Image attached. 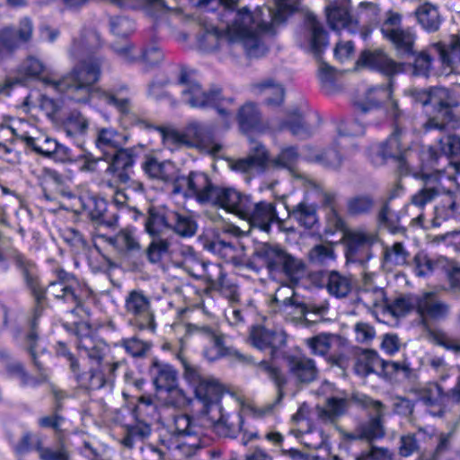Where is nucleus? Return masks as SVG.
<instances>
[{
  "mask_svg": "<svg viewBox=\"0 0 460 460\" xmlns=\"http://www.w3.org/2000/svg\"><path fill=\"white\" fill-rule=\"evenodd\" d=\"M144 172L153 180L161 181L171 184L174 188L179 171L173 163L170 161H159L154 156H146L142 163Z\"/></svg>",
  "mask_w": 460,
  "mask_h": 460,
  "instance_id": "obj_27",
  "label": "nucleus"
},
{
  "mask_svg": "<svg viewBox=\"0 0 460 460\" xmlns=\"http://www.w3.org/2000/svg\"><path fill=\"white\" fill-rule=\"evenodd\" d=\"M402 130L395 128L394 132L380 146L379 154L383 158H394L398 163V171L401 175L409 173V165L406 162L409 149L402 146L401 143Z\"/></svg>",
  "mask_w": 460,
  "mask_h": 460,
  "instance_id": "obj_25",
  "label": "nucleus"
},
{
  "mask_svg": "<svg viewBox=\"0 0 460 460\" xmlns=\"http://www.w3.org/2000/svg\"><path fill=\"white\" fill-rule=\"evenodd\" d=\"M375 206V200L369 194H361L348 200V212L352 216L368 214Z\"/></svg>",
  "mask_w": 460,
  "mask_h": 460,
  "instance_id": "obj_61",
  "label": "nucleus"
},
{
  "mask_svg": "<svg viewBox=\"0 0 460 460\" xmlns=\"http://www.w3.org/2000/svg\"><path fill=\"white\" fill-rule=\"evenodd\" d=\"M392 80L390 79L388 85H377L371 87L366 93L364 101L355 102V109L361 114H366L372 110L377 109L380 105L391 99Z\"/></svg>",
  "mask_w": 460,
  "mask_h": 460,
  "instance_id": "obj_39",
  "label": "nucleus"
},
{
  "mask_svg": "<svg viewBox=\"0 0 460 460\" xmlns=\"http://www.w3.org/2000/svg\"><path fill=\"white\" fill-rule=\"evenodd\" d=\"M267 19H264L262 9L251 13L247 7L238 10L233 22L227 25V36L231 42L242 45L249 58H261L268 49L261 40L260 34H274L273 23L284 21L280 11L274 12L266 8Z\"/></svg>",
  "mask_w": 460,
  "mask_h": 460,
  "instance_id": "obj_3",
  "label": "nucleus"
},
{
  "mask_svg": "<svg viewBox=\"0 0 460 460\" xmlns=\"http://www.w3.org/2000/svg\"><path fill=\"white\" fill-rule=\"evenodd\" d=\"M178 84L183 87L181 100L184 103L192 108H215L222 117L225 128H230L233 114L223 105L225 102L232 103L233 99L224 98L220 87L214 85L208 90H204L198 82L190 77L184 67L181 68Z\"/></svg>",
  "mask_w": 460,
  "mask_h": 460,
  "instance_id": "obj_7",
  "label": "nucleus"
},
{
  "mask_svg": "<svg viewBox=\"0 0 460 460\" xmlns=\"http://www.w3.org/2000/svg\"><path fill=\"white\" fill-rule=\"evenodd\" d=\"M206 271V283L210 290L218 291L222 296L234 303L239 299L238 288L226 279L220 264L203 263Z\"/></svg>",
  "mask_w": 460,
  "mask_h": 460,
  "instance_id": "obj_23",
  "label": "nucleus"
},
{
  "mask_svg": "<svg viewBox=\"0 0 460 460\" xmlns=\"http://www.w3.org/2000/svg\"><path fill=\"white\" fill-rule=\"evenodd\" d=\"M172 209L163 207H150L147 214L144 215L137 209H134L135 220L144 219L145 231L151 237H161L164 230L170 229Z\"/></svg>",
  "mask_w": 460,
  "mask_h": 460,
  "instance_id": "obj_24",
  "label": "nucleus"
},
{
  "mask_svg": "<svg viewBox=\"0 0 460 460\" xmlns=\"http://www.w3.org/2000/svg\"><path fill=\"white\" fill-rule=\"evenodd\" d=\"M295 291L289 286L279 287L271 300L275 308L285 313H293L296 300Z\"/></svg>",
  "mask_w": 460,
  "mask_h": 460,
  "instance_id": "obj_55",
  "label": "nucleus"
},
{
  "mask_svg": "<svg viewBox=\"0 0 460 460\" xmlns=\"http://www.w3.org/2000/svg\"><path fill=\"white\" fill-rule=\"evenodd\" d=\"M237 192L234 188L216 185L208 205L231 213L234 201L237 200Z\"/></svg>",
  "mask_w": 460,
  "mask_h": 460,
  "instance_id": "obj_49",
  "label": "nucleus"
},
{
  "mask_svg": "<svg viewBox=\"0 0 460 460\" xmlns=\"http://www.w3.org/2000/svg\"><path fill=\"white\" fill-rule=\"evenodd\" d=\"M418 400L429 407L440 406L443 403L444 392L438 383H428L424 386L415 389Z\"/></svg>",
  "mask_w": 460,
  "mask_h": 460,
  "instance_id": "obj_52",
  "label": "nucleus"
},
{
  "mask_svg": "<svg viewBox=\"0 0 460 460\" xmlns=\"http://www.w3.org/2000/svg\"><path fill=\"white\" fill-rule=\"evenodd\" d=\"M117 346L124 349L125 352L133 358L142 359L149 354L153 343L149 341L140 339L138 336L134 335L128 338L121 339Z\"/></svg>",
  "mask_w": 460,
  "mask_h": 460,
  "instance_id": "obj_51",
  "label": "nucleus"
},
{
  "mask_svg": "<svg viewBox=\"0 0 460 460\" xmlns=\"http://www.w3.org/2000/svg\"><path fill=\"white\" fill-rule=\"evenodd\" d=\"M384 261L391 265H404L407 263L410 253L404 248L402 243H394L391 247H385Z\"/></svg>",
  "mask_w": 460,
  "mask_h": 460,
  "instance_id": "obj_62",
  "label": "nucleus"
},
{
  "mask_svg": "<svg viewBox=\"0 0 460 460\" xmlns=\"http://www.w3.org/2000/svg\"><path fill=\"white\" fill-rule=\"evenodd\" d=\"M356 65L379 72L389 77L403 71V65L395 62L382 49H364L361 51Z\"/></svg>",
  "mask_w": 460,
  "mask_h": 460,
  "instance_id": "obj_19",
  "label": "nucleus"
},
{
  "mask_svg": "<svg viewBox=\"0 0 460 460\" xmlns=\"http://www.w3.org/2000/svg\"><path fill=\"white\" fill-rule=\"evenodd\" d=\"M352 399L363 408L370 410L374 416L358 424L354 431L344 433L343 438L347 440L365 439L368 442L383 438L385 429L382 419L385 409V404L366 394H356Z\"/></svg>",
  "mask_w": 460,
  "mask_h": 460,
  "instance_id": "obj_10",
  "label": "nucleus"
},
{
  "mask_svg": "<svg viewBox=\"0 0 460 460\" xmlns=\"http://www.w3.org/2000/svg\"><path fill=\"white\" fill-rule=\"evenodd\" d=\"M414 308L419 315V325L425 332L427 340L460 355V339L452 338L442 329L431 327V323L443 322L448 318L451 313L450 305L440 299L435 292H425L416 297Z\"/></svg>",
  "mask_w": 460,
  "mask_h": 460,
  "instance_id": "obj_5",
  "label": "nucleus"
},
{
  "mask_svg": "<svg viewBox=\"0 0 460 460\" xmlns=\"http://www.w3.org/2000/svg\"><path fill=\"white\" fill-rule=\"evenodd\" d=\"M415 16L419 24L428 32L438 31L442 18L438 8L431 3H424L415 10Z\"/></svg>",
  "mask_w": 460,
  "mask_h": 460,
  "instance_id": "obj_41",
  "label": "nucleus"
},
{
  "mask_svg": "<svg viewBox=\"0 0 460 460\" xmlns=\"http://www.w3.org/2000/svg\"><path fill=\"white\" fill-rule=\"evenodd\" d=\"M10 259L32 297L33 306L31 315L27 320L28 327L39 326L40 318L49 307L47 293L58 303L66 305L72 314L78 315L80 312H87L85 303L92 298L93 291L74 274L59 269L56 272V279L50 281L47 287H42L40 270L34 261L18 250L12 251Z\"/></svg>",
  "mask_w": 460,
  "mask_h": 460,
  "instance_id": "obj_2",
  "label": "nucleus"
},
{
  "mask_svg": "<svg viewBox=\"0 0 460 460\" xmlns=\"http://www.w3.org/2000/svg\"><path fill=\"white\" fill-rule=\"evenodd\" d=\"M77 348L84 351L90 360L97 363L99 367H103L102 363L108 351V346L103 341L94 339L91 335L80 336Z\"/></svg>",
  "mask_w": 460,
  "mask_h": 460,
  "instance_id": "obj_42",
  "label": "nucleus"
},
{
  "mask_svg": "<svg viewBox=\"0 0 460 460\" xmlns=\"http://www.w3.org/2000/svg\"><path fill=\"white\" fill-rule=\"evenodd\" d=\"M186 332L190 335H198L204 338L211 344V348L207 349L204 351L205 356L209 360H215L221 357L230 356L244 366L255 365L252 357L243 354L235 349L226 347L224 341L225 336L210 326H199L194 323H188L186 325ZM256 367L259 371L266 374L277 387V398L275 402L268 404L261 411L262 414H266L270 412L274 406L280 403L282 401L284 397L283 389L287 385V378L279 367L273 366L267 360L260 361L256 364Z\"/></svg>",
  "mask_w": 460,
  "mask_h": 460,
  "instance_id": "obj_4",
  "label": "nucleus"
},
{
  "mask_svg": "<svg viewBox=\"0 0 460 460\" xmlns=\"http://www.w3.org/2000/svg\"><path fill=\"white\" fill-rule=\"evenodd\" d=\"M20 44L15 28L5 27L0 30V60L9 57Z\"/></svg>",
  "mask_w": 460,
  "mask_h": 460,
  "instance_id": "obj_58",
  "label": "nucleus"
},
{
  "mask_svg": "<svg viewBox=\"0 0 460 460\" xmlns=\"http://www.w3.org/2000/svg\"><path fill=\"white\" fill-rule=\"evenodd\" d=\"M216 187L210 177L199 171H192L188 175L179 172L174 188V194H182L186 198L194 199L200 205H208Z\"/></svg>",
  "mask_w": 460,
  "mask_h": 460,
  "instance_id": "obj_11",
  "label": "nucleus"
},
{
  "mask_svg": "<svg viewBox=\"0 0 460 460\" xmlns=\"http://www.w3.org/2000/svg\"><path fill=\"white\" fill-rule=\"evenodd\" d=\"M279 128L288 129L299 138H307L312 135V128L298 108L288 113V119L280 123Z\"/></svg>",
  "mask_w": 460,
  "mask_h": 460,
  "instance_id": "obj_44",
  "label": "nucleus"
},
{
  "mask_svg": "<svg viewBox=\"0 0 460 460\" xmlns=\"http://www.w3.org/2000/svg\"><path fill=\"white\" fill-rule=\"evenodd\" d=\"M249 338L252 345L260 350L270 348L272 351H274L276 349L274 342L277 338V333L263 326H252Z\"/></svg>",
  "mask_w": 460,
  "mask_h": 460,
  "instance_id": "obj_53",
  "label": "nucleus"
},
{
  "mask_svg": "<svg viewBox=\"0 0 460 460\" xmlns=\"http://www.w3.org/2000/svg\"><path fill=\"white\" fill-rule=\"evenodd\" d=\"M411 95L416 102L422 105H432L438 114L447 120L452 119L453 108L457 106L456 101L444 88H437L431 91L414 89L411 91Z\"/></svg>",
  "mask_w": 460,
  "mask_h": 460,
  "instance_id": "obj_21",
  "label": "nucleus"
},
{
  "mask_svg": "<svg viewBox=\"0 0 460 460\" xmlns=\"http://www.w3.org/2000/svg\"><path fill=\"white\" fill-rule=\"evenodd\" d=\"M119 362L107 363L103 367L98 368H91L87 373H80V369L76 374H74L80 386L87 389H101L106 385V378L104 371L107 370L111 375H113L119 367Z\"/></svg>",
  "mask_w": 460,
  "mask_h": 460,
  "instance_id": "obj_35",
  "label": "nucleus"
},
{
  "mask_svg": "<svg viewBox=\"0 0 460 460\" xmlns=\"http://www.w3.org/2000/svg\"><path fill=\"white\" fill-rule=\"evenodd\" d=\"M375 242L373 234L363 232H351L347 234L345 257L348 263H358L361 266L371 259V246Z\"/></svg>",
  "mask_w": 460,
  "mask_h": 460,
  "instance_id": "obj_20",
  "label": "nucleus"
},
{
  "mask_svg": "<svg viewBox=\"0 0 460 460\" xmlns=\"http://www.w3.org/2000/svg\"><path fill=\"white\" fill-rule=\"evenodd\" d=\"M125 310L131 315L129 323L137 329L155 332L156 323L150 298L142 290H131L125 299Z\"/></svg>",
  "mask_w": 460,
  "mask_h": 460,
  "instance_id": "obj_13",
  "label": "nucleus"
},
{
  "mask_svg": "<svg viewBox=\"0 0 460 460\" xmlns=\"http://www.w3.org/2000/svg\"><path fill=\"white\" fill-rule=\"evenodd\" d=\"M288 217L290 219L305 229H313L319 224V217L317 214V205L301 201L292 208L287 207Z\"/></svg>",
  "mask_w": 460,
  "mask_h": 460,
  "instance_id": "obj_37",
  "label": "nucleus"
},
{
  "mask_svg": "<svg viewBox=\"0 0 460 460\" xmlns=\"http://www.w3.org/2000/svg\"><path fill=\"white\" fill-rule=\"evenodd\" d=\"M350 406L348 397L330 396L326 399L324 407H318L319 417L333 420L345 415Z\"/></svg>",
  "mask_w": 460,
  "mask_h": 460,
  "instance_id": "obj_45",
  "label": "nucleus"
},
{
  "mask_svg": "<svg viewBox=\"0 0 460 460\" xmlns=\"http://www.w3.org/2000/svg\"><path fill=\"white\" fill-rule=\"evenodd\" d=\"M306 271V265L303 260L289 253H286L279 274L283 273L292 280H298L304 277Z\"/></svg>",
  "mask_w": 460,
  "mask_h": 460,
  "instance_id": "obj_57",
  "label": "nucleus"
},
{
  "mask_svg": "<svg viewBox=\"0 0 460 460\" xmlns=\"http://www.w3.org/2000/svg\"><path fill=\"white\" fill-rule=\"evenodd\" d=\"M216 126L213 123L190 121L182 131L168 129L163 132L164 141L173 147H197L211 155L222 150L215 136Z\"/></svg>",
  "mask_w": 460,
  "mask_h": 460,
  "instance_id": "obj_9",
  "label": "nucleus"
},
{
  "mask_svg": "<svg viewBox=\"0 0 460 460\" xmlns=\"http://www.w3.org/2000/svg\"><path fill=\"white\" fill-rule=\"evenodd\" d=\"M307 259L311 265L326 268L336 261L337 255L332 243H321L314 245L307 252Z\"/></svg>",
  "mask_w": 460,
  "mask_h": 460,
  "instance_id": "obj_43",
  "label": "nucleus"
},
{
  "mask_svg": "<svg viewBox=\"0 0 460 460\" xmlns=\"http://www.w3.org/2000/svg\"><path fill=\"white\" fill-rule=\"evenodd\" d=\"M169 431L177 437L194 438L192 447H199L200 437L205 434V414L190 417L188 414H177L168 425Z\"/></svg>",
  "mask_w": 460,
  "mask_h": 460,
  "instance_id": "obj_22",
  "label": "nucleus"
},
{
  "mask_svg": "<svg viewBox=\"0 0 460 460\" xmlns=\"http://www.w3.org/2000/svg\"><path fill=\"white\" fill-rule=\"evenodd\" d=\"M150 374L157 390L170 391L176 386L177 372L169 364L153 359Z\"/></svg>",
  "mask_w": 460,
  "mask_h": 460,
  "instance_id": "obj_38",
  "label": "nucleus"
},
{
  "mask_svg": "<svg viewBox=\"0 0 460 460\" xmlns=\"http://www.w3.org/2000/svg\"><path fill=\"white\" fill-rule=\"evenodd\" d=\"M383 37L393 45L399 58H403L415 55L414 43L416 35L410 29H383Z\"/></svg>",
  "mask_w": 460,
  "mask_h": 460,
  "instance_id": "obj_29",
  "label": "nucleus"
},
{
  "mask_svg": "<svg viewBox=\"0 0 460 460\" xmlns=\"http://www.w3.org/2000/svg\"><path fill=\"white\" fill-rule=\"evenodd\" d=\"M250 89L254 94L265 95V103L268 106H279L284 102L285 89L281 84L272 78L252 83Z\"/></svg>",
  "mask_w": 460,
  "mask_h": 460,
  "instance_id": "obj_34",
  "label": "nucleus"
},
{
  "mask_svg": "<svg viewBox=\"0 0 460 460\" xmlns=\"http://www.w3.org/2000/svg\"><path fill=\"white\" fill-rule=\"evenodd\" d=\"M453 35L447 42H437L429 47L427 50L420 52L414 58L413 74L418 76L428 77L429 75L432 61L436 58L439 63L456 71V63H452L451 59L456 56V48H453Z\"/></svg>",
  "mask_w": 460,
  "mask_h": 460,
  "instance_id": "obj_12",
  "label": "nucleus"
},
{
  "mask_svg": "<svg viewBox=\"0 0 460 460\" xmlns=\"http://www.w3.org/2000/svg\"><path fill=\"white\" fill-rule=\"evenodd\" d=\"M197 229V223L191 216L172 210L169 230L181 237H191L196 234Z\"/></svg>",
  "mask_w": 460,
  "mask_h": 460,
  "instance_id": "obj_46",
  "label": "nucleus"
},
{
  "mask_svg": "<svg viewBox=\"0 0 460 460\" xmlns=\"http://www.w3.org/2000/svg\"><path fill=\"white\" fill-rule=\"evenodd\" d=\"M109 243L117 249L129 253L140 252L141 245L131 229L120 230L116 235L111 237Z\"/></svg>",
  "mask_w": 460,
  "mask_h": 460,
  "instance_id": "obj_54",
  "label": "nucleus"
},
{
  "mask_svg": "<svg viewBox=\"0 0 460 460\" xmlns=\"http://www.w3.org/2000/svg\"><path fill=\"white\" fill-rule=\"evenodd\" d=\"M144 146L139 145L129 148L120 146L111 156V161L108 170L111 172L119 171L120 169H129L135 163V158L138 155V150H142Z\"/></svg>",
  "mask_w": 460,
  "mask_h": 460,
  "instance_id": "obj_50",
  "label": "nucleus"
},
{
  "mask_svg": "<svg viewBox=\"0 0 460 460\" xmlns=\"http://www.w3.org/2000/svg\"><path fill=\"white\" fill-rule=\"evenodd\" d=\"M309 278L314 286L326 288L329 295L338 299L348 297L353 290L351 275L335 270H315L310 273Z\"/></svg>",
  "mask_w": 460,
  "mask_h": 460,
  "instance_id": "obj_16",
  "label": "nucleus"
},
{
  "mask_svg": "<svg viewBox=\"0 0 460 460\" xmlns=\"http://www.w3.org/2000/svg\"><path fill=\"white\" fill-rule=\"evenodd\" d=\"M102 44L96 31H84L79 39L73 40L69 49L70 58L78 62L58 80L42 78L44 84L77 103L86 104L92 98L104 102L116 109L119 123L125 128L136 125L148 128L147 122L136 113L131 99L125 94L128 92L126 84L110 90L95 86L102 76L103 58L93 52Z\"/></svg>",
  "mask_w": 460,
  "mask_h": 460,
  "instance_id": "obj_1",
  "label": "nucleus"
},
{
  "mask_svg": "<svg viewBox=\"0 0 460 460\" xmlns=\"http://www.w3.org/2000/svg\"><path fill=\"white\" fill-rule=\"evenodd\" d=\"M40 341L39 326L34 328L28 327L24 336V348L29 352L38 373L36 376H32L26 370L20 381V385L23 387H37L47 383L49 380L47 368L44 362L40 359L44 356L46 349L40 347Z\"/></svg>",
  "mask_w": 460,
  "mask_h": 460,
  "instance_id": "obj_14",
  "label": "nucleus"
},
{
  "mask_svg": "<svg viewBox=\"0 0 460 460\" xmlns=\"http://www.w3.org/2000/svg\"><path fill=\"white\" fill-rule=\"evenodd\" d=\"M382 358L371 349H365L362 356L358 358L355 369L358 374L367 376L375 372L376 367H381Z\"/></svg>",
  "mask_w": 460,
  "mask_h": 460,
  "instance_id": "obj_60",
  "label": "nucleus"
},
{
  "mask_svg": "<svg viewBox=\"0 0 460 460\" xmlns=\"http://www.w3.org/2000/svg\"><path fill=\"white\" fill-rule=\"evenodd\" d=\"M236 119L242 132L247 134L258 130L261 126V116L257 105L246 102L238 110Z\"/></svg>",
  "mask_w": 460,
  "mask_h": 460,
  "instance_id": "obj_40",
  "label": "nucleus"
},
{
  "mask_svg": "<svg viewBox=\"0 0 460 460\" xmlns=\"http://www.w3.org/2000/svg\"><path fill=\"white\" fill-rule=\"evenodd\" d=\"M244 220L252 226L258 227L267 233L270 232L272 223L281 222L276 211L275 204L264 200H254Z\"/></svg>",
  "mask_w": 460,
  "mask_h": 460,
  "instance_id": "obj_26",
  "label": "nucleus"
},
{
  "mask_svg": "<svg viewBox=\"0 0 460 460\" xmlns=\"http://www.w3.org/2000/svg\"><path fill=\"white\" fill-rule=\"evenodd\" d=\"M79 202L88 217L98 226L115 229L118 226L119 215L112 207L111 210L103 198L95 195H83Z\"/></svg>",
  "mask_w": 460,
  "mask_h": 460,
  "instance_id": "obj_17",
  "label": "nucleus"
},
{
  "mask_svg": "<svg viewBox=\"0 0 460 460\" xmlns=\"http://www.w3.org/2000/svg\"><path fill=\"white\" fill-rule=\"evenodd\" d=\"M37 154L60 163L74 161L72 150L49 137H40Z\"/></svg>",
  "mask_w": 460,
  "mask_h": 460,
  "instance_id": "obj_36",
  "label": "nucleus"
},
{
  "mask_svg": "<svg viewBox=\"0 0 460 460\" xmlns=\"http://www.w3.org/2000/svg\"><path fill=\"white\" fill-rule=\"evenodd\" d=\"M298 159L296 146L284 147L276 157L270 159L266 147L259 142L252 141L247 156L233 161L230 167L239 172L254 174L264 172L271 165L276 169H286L295 177L300 178L301 175L295 170Z\"/></svg>",
  "mask_w": 460,
  "mask_h": 460,
  "instance_id": "obj_6",
  "label": "nucleus"
},
{
  "mask_svg": "<svg viewBox=\"0 0 460 460\" xmlns=\"http://www.w3.org/2000/svg\"><path fill=\"white\" fill-rule=\"evenodd\" d=\"M441 154L448 157L460 156V136L447 134L438 139Z\"/></svg>",
  "mask_w": 460,
  "mask_h": 460,
  "instance_id": "obj_64",
  "label": "nucleus"
},
{
  "mask_svg": "<svg viewBox=\"0 0 460 460\" xmlns=\"http://www.w3.org/2000/svg\"><path fill=\"white\" fill-rule=\"evenodd\" d=\"M223 385L215 377L208 376L194 393L196 398L203 403L201 413L207 414L211 411L213 404H220L219 399L223 394Z\"/></svg>",
  "mask_w": 460,
  "mask_h": 460,
  "instance_id": "obj_32",
  "label": "nucleus"
},
{
  "mask_svg": "<svg viewBox=\"0 0 460 460\" xmlns=\"http://www.w3.org/2000/svg\"><path fill=\"white\" fill-rule=\"evenodd\" d=\"M153 240L145 250L147 261L155 264L161 261L162 258L168 253L170 242L162 237H152Z\"/></svg>",
  "mask_w": 460,
  "mask_h": 460,
  "instance_id": "obj_59",
  "label": "nucleus"
},
{
  "mask_svg": "<svg viewBox=\"0 0 460 460\" xmlns=\"http://www.w3.org/2000/svg\"><path fill=\"white\" fill-rule=\"evenodd\" d=\"M288 367L290 375L300 384L314 382L318 376L314 360L305 356H288Z\"/></svg>",
  "mask_w": 460,
  "mask_h": 460,
  "instance_id": "obj_31",
  "label": "nucleus"
},
{
  "mask_svg": "<svg viewBox=\"0 0 460 460\" xmlns=\"http://www.w3.org/2000/svg\"><path fill=\"white\" fill-rule=\"evenodd\" d=\"M243 426L241 412L226 413L221 404H213L211 411L205 414V431L212 429L220 437L234 438L243 431Z\"/></svg>",
  "mask_w": 460,
  "mask_h": 460,
  "instance_id": "obj_15",
  "label": "nucleus"
},
{
  "mask_svg": "<svg viewBox=\"0 0 460 460\" xmlns=\"http://www.w3.org/2000/svg\"><path fill=\"white\" fill-rule=\"evenodd\" d=\"M306 160L312 163H316L322 166L336 170L341 167L342 164V157L340 152L335 148H327L314 155H308Z\"/></svg>",
  "mask_w": 460,
  "mask_h": 460,
  "instance_id": "obj_56",
  "label": "nucleus"
},
{
  "mask_svg": "<svg viewBox=\"0 0 460 460\" xmlns=\"http://www.w3.org/2000/svg\"><path fill=\"white\" fill-rule=\"evenodd\" d=\"M329 44L328 33L315 19L310 20L309 47L314 58L319 61V78L323 83H332L335 78V68L322 60L323 53Z\"/></svg>",
  "mask_w": 460,
  "mask_h": 460,
  "instance_id": "obj_18",
  "label": "nucleus"
},
{
  "mask_svg": "<svg viewBox=\"0 0 460 460\" xmlns=\"http://www.w3.org/2000/svg\"><path fill=\"white\" fill-rule=\"evenodd\" d=\"M446 257L432 260L426 254L419 253L414 257V272L416 276L425 278L435 272H442L447 265Z\"/></svg>",
  "mask_w": 460,
  "mask_h": 460,
  "instance_id": "obj_48",
  "label": "nucleus"
},
{
  "mask_svg": "<svg viewBox=\"0 0 460 460\" xmlns=\"http://www.w3.org/2000/svg\"><path fill=\"white\" fill-rule=\"evenodd\" d=\"M326 16L332 30L349 29L353 31L354 21L350 14V0H339L332 3L326 8Z\"/></svg>",
  "mask_w": 460,
  "mask_h": 460,
  "instance_id": "obj_30",
  "label": "nucleus"
},
{
  "mask_svg": "<svg viewBox=\"0 0 460 460\" xmlns=\"http://www.w3.org/2000/svg\"><path fill=\"white\" fill-rule=\"evenodd\" d=\"M139 406H136L133 410L134 422L123 426L125 436L121 439V444L132 449L135 447L136 441H143L148 438L152 432V426L146 420L139 417Z\"/></svg>",
  "mask_w": 460,
  "mask_h": 460,
  "instance_id": "obj_33",
  "label": "nucleus"
},
{
  "mask_svg": "<svg viewBox=\"0 0 460 460\" xmlns=\"http://www.w3.org/2000/svg\"><path fill=\"white\" fill-rule=\"evenodd\" d=\"M415 177L422 181L423 186L411 197L412 205L421 208L437 197L444 196L443 204L441 208H435V216L431 221L433 226H439L443 220L457 210L454 192L442 185L441 173L438 171L430 173L419 172Z\"/></svg>",
  "mask_w": 460,
  "mask_h": 460,
  "instance_id": "obj_8",
  "label": "nucleus"
},
{
  "mask_svg": "<svg viewBox=\"0 0 460 460\" xmlns=\"http://www.w3.org/2000/svg\"><path fill=\"white\" fill-rule=\"evenodd\" d=\"M178 358L181 361L184 372L183 376L185 380L194 388V390L199 385L208 375H205L201 369L190 364L181 354H178Z\"/></svg>",
  "mask_w": 460,
  "mask_h": 460,
  "instance_id": "obj_63",
  "label": "nucleus"
},
{
  "mask_svg": "<svg viewBox=\"0 0 460 460\" xmlns=\"http://www.w3.org/2000/svg\"><path fill=\"white\" fill-rule=\"evenodd\" d=\"M128 137L118 132L111 128H103L98 131L96 137V146L106 152L107 149L117 150L128 142Z\"/></svg>",
  "mask_w": 460,
  "mask_h": 460,
  "instance_id": "obj_47",
  "label": "nucleus"
},
{
  "mask_svg": "<svg viewBox=\"0 0 460 460\" xmlns=\"http://www.w3.org/2000/svg\"><path fill=\"white\" fill-rule=\"evenodd\" d=\"M287 252L278 244L260 243L253 252V258L268 270L270 274H279Z\"/></svg>",
  "mask_w": 460,
  "mask_h": 460,
  "instance_id": "obj_28",
  "label": "nucleus"
}]
</instances>
